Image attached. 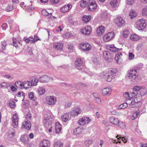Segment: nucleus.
Listing matches in <instances>:
<instances>
[{"label":"nucleus","instance_id":"a18cd8bd","mask_svg":"<svg viewBox=\"0 0 147 147\" xmlns=\"http://www.w3.org/2000/svg\"><path fill=\"white\" fill-rule=\"evenodd\" d=\"M129 59L130 60H132L134 59L135 55L132 53H129L128 54Z\"/></svg>","mask_w":147,"mask_h":147},{"label":"nucleus","instance_id":"6ab92c4d","mask_svg":"<svg viewBox=\"0 0 147 147\" xmlns=\"http://www.w3.org/2000/svg\"><path fill=\"white\" fill-rule=\"evenodd\" d=\"M31 127V124L29 121H26L23 124L22 127L26 129L27 130H30Z\"/></svg>","mask_w":147,"mask_h":147},{"label":"nucleus","instance_id":"4be33fe9","mask_svg":"<svg viewBox=\"0 0 147 147\" xmlns=\"http://www.w3.org/2000/svg\"><path fill=\"white\" fill-rule=\"evenodd\" d=\"M53 117L52 113L49 112H47L44 115V119L46 120H48L51 119Z\"/></svg>","mask_w":147,"mask_h":147},{"label":"nucleus","instance_id":"79ce46f5","mask_svg":"<svg viewBox=\"0 0 147 147\" xmlns=\"http://www.w3.org/2000/svg\"><path fill=\"white\" fill-rule=\"evenodd\" d=\"M129 34V32L127 30H124L123 33V36L125 38L127 37Z\"/></svg>","mask_w":147,"mask_h":147},{"label":"nucleus","instance_id":"864d4df0","mask_svg":"<svg viewBox=\"0 0 147 147\" xmlns=\"http://www.w3.org/2000/svg\"><path fill=\"white\" fill-rule=\"evenodd\" d=\"M13 9V7L12 5H9L6 8V10L7 11H9L11 10H12Z\"/></svg>","mask_w":147,"mask_h":147},{"label":"nucleus","instance_id":"ea45409f","mask_svg":"<svg viewBox=\"0 0 147 147\" xmlns=\"http://www.w3.org/2000/svg\"><path fill=\"white\" fill-rule=\"evenodd\" d=\"M116 138H117L118 140L121 138V140L124 142V143L126 142L127 141V139L125 137H122V136L120 135H117L116 136Z\"/></svg>","mask_w":147,"mask_h":147},{"label":"nucleus","instance_id":"20e7f679","mask_svg":"<svg viewBox=\"0 0 147 147\" xmlns=\"http://www.w3.org/2000/svg\"><path fill=\"white\" fill-rule=\"evenodd\" d=\"M115 35V33L113 32H108L103 36V40L105 42H108L114 37Z\"/></svg>","mask_w":147,"mask_h":147},{"label":"nucleus","instance_id":"c85d7f7f","mask_svg":"<svg viewBox=\"0 0 147 147\" xmlns=\"http://www.w3.org/2000/svg\"><path fill=\"white\" fill-rule=\"evenodd\" d=\"M23 84V87L26 88H29L32 86L31 83L28 81L24 82Z\"/></svg>","mask_w":147,"mask_h":147},{"label":"nucleus","instance_id":"9b49d317","mask_svg":"<svg viewBox=\"0 0 147 147\" xmlns=\"http://www.w3.org/2000/svg\"><path fill=\"white\" fill-rule=\"evenodd\" d=\"M138 74L137 73L136 70H131L129 71V78L131 79H135L138 77Z\"/></svg>","mask_w":147,"mask_h":147},{"label":"nucleus","instance_id":"49530a36","mask_svg":"<svg viewBox=\"0 0 147 147\" xmlns=\"http://www.w3.org/2000/svg\"><path fill=\"white\" fill-rule=\"evenodd\" d=\"M127 106V105L126 103H123L120 105L119 107V108L120 109H124Z\"/></svg>","mask_w":147,"mask_h":147},{"label":"nucleus","instance_id":"a19ab883","mask_svg":"<svg viewBox=\"0 0 147 147\" xmlns=\"http://www.w3.org/2000/svg\"><path fill=\"white\" fill-rule=\"evenodd\" d=\"M38 92L39 94L42 95L45 93V91L44 88L41 87L39 88Z\"/></svg>","mask_w":147,"mask_h":147},{"label":"nucleus","instance_id":"2f4dec72","mask_svg":"<svg viewBox=\"0 0 147 147\" xmlns=\"http://www.w3.org/2000/svg\"><path fill=\"white\" fill-rule=\"evenodd\" d=\"M129 16L131 19L135 18L137 16V13L133 10L130 11L129 13Z\"/></svg>","mask_w":147,"mask_h":147},{"label":"nucleus","instance_id":"338daca9","mask_svg":"<svg viewBox=\"0 0 147 147\" xmlns=\"http://www.w3.org/2000/svg\"><path fill=\"white\" fill-rule=\"evenodd\" d=\"M4 78L6 79H11L12 78L11 77L9 76V75L7 74L5 75L4 76Z\"/></svg>","mask_w":147,"mask_h":147},{"label":"nucleus","instance_id":"0e129e2a","mask_svg":"<svg viewBox=\"0 0 147 147\" xmlns=\"http://www.w3.org/2000/svg\"><path fill=\"white\" fill-rule=\"evenodd\" d=\"M7 27V24L6 23H4L2 25V28L3 30H5Z\"/></svg>","mask_w":147,"mask_h":147},{"label":"nucleus","instance_id":"6e6d98bb","mask_svg":"<svg viewBox=\"0 0 147 147\" xmlns=\"http://www.w3.org/2000/svg\"><path fill=\"white\" fill-rule=\"evenodd\" d=\"M74 112L76 113L77 115H78L81 113V111L79 108H78L76 109Z\"/></svg>","mask_w":147,"mask_h":147},{"label":"nucleus","instance_id":"3c124183","mask_svg":"<svg viewBox=\"0 0 147 147\" xmlns=\"http://www.w3.org/2000/svg\"><path fill=\"white\" fill-rule=\"evenodd\" d=\"M9 105L10 107L11 108H14L15 107V103L13 101H11L9 102Z\"/></svg>","mask_w":147,"mask_h":147},{"label":"nucleus","instance_id":"e433bc0d","mask_svg":"<svg viewBox=\"0 0 147 147\" xmlns=\"http://www.w3.org/2000/svg\"><path fill=\"white\" fill-rule=\"evenodd\" d=\"M68 115L67 113L64 114L61 117L62 119L65 122L67 121L69 119Z\"/></svg>","mask_w":147,"mask_h":147},{"label":"nucleus","instance_id":"b1692460","mask_svg":"<svg viewBox=\"0 0 147 147\" xmlns=\"http://www.w3.org/2000/svg\"><path fill=\"white\" fill-rule=\"evenodd\" d=\"M109 120L112 123L115 125H117L119 123V121L118 119L113 117H110Z\"/></svg>","mask_w":147,"mask_h":147},{"label":"nucleus","instance_id":"09e8293b","mask_svg":"<svg viewBox=\"0 0 147 147\" xmlns=\"http://www.w3.org/2000/svg\"><path fill=\"white\" fill-rule=\"evenodd\" d=\"M109 90L107 89H104L102 90V93L103 95H107L108 94V90Z\"/></svg>","mask_w":147,"mask_h":147},{"label":"nucleus","instance_id":"5701e85b","mask_svg":"<svg viewBox=\"0 0 147 147\" xmlns=\"http://www.w3.org/2000/svg\"><path fill=\"white\" fill-rule=\"evenodd\" d=\"M91 18L90 15H84L82 17V20L84 23H86L90 21Z\"/></svg>","mask_w":147,"mask_h":147},{"label":"nucleus","instance_id":"2eb2a0df","mask_svg":"<svg viewBox=\"0 0 147 147\" xmlns=\"http://www.w3.org/2000/svg\"><path fill=\"white\" fill-rule=\"evenodd\" d=\"M105 28L103 26L99 27L96 30V33L98 36H100L103 34L105 31Z\"/></svg>","mask_w":147,"mask_h":147},{"label":"nucleus","instance_id":"052dcab7","mask_svg":"<svg viewBox=\"0 0 147 147\" xmlns=\"http://www.w3.org/2000/svg\"><path fill=\"white\" fill-rule=\"evenodd\" d=\"M2 49H5V46L6 45V42L5 41H3L2 42Z\"/></svg>","mask_w":147,"mask_h":147},{"label":"nucleus","instance_id":"603ef678","mask_svg":"<svg viewBox=\"0 0 147 147\" xmlns=\"http://www.w3.org/2000/svg\"><path fill=\"white\" fill-rule=\"evenodd\" d=\"M26 117L27 119H31L32 118L31 114L29 112L26 115Z\"/></svg>","mask_w":147,"mask_h":147},{"label":"nucleus","instance_id":"9d476101","mask_svg":"<svg viewBox=\"0 0 147 147\" xmlns=\"http://www.w3.org/2000/svg\"><path fill=\"white\" fill-rule=\"evenodd\" d=\"M52 10L48 9L47 10H43L42 11V14L44 16H50V19H54L55 18L54 16H51Z\"/></svg>","mask_w":147,"mask_h":147},{"label":"nucleus","instance_id":"393cba45","mask_svg":"<svg viewBox=\"0 0 147 147\" xmlns=\"http://www.w3.org/2000/svg\"><path fill=\"white\" fill-rule=\"evenodd\" d=\"M130 39L133 41H136L140 39V37L138 35L135 34H133L130 37Z\"/></svg>","mask_w":147,"mask_h":147},{"label":"nucleus","instance_id":"bf43d9fd","mask_svg":"<svg viewBox=\"0 0 147 147\" xmlns=\"http://www.w3.org/2000/svg\"><path fill=\"white\" fill-rule=\"evenodd\" d=\"M50 1L51 3L56 4L59 2V0H50Z\"/></svg>","mask_w":147,"mask_h":147},{"label":"nucleus","instance_id":"6e6552de","mask_svg":"<svg viewBox=\"0 0 147 147\" xmlns=\"http://www.w3.org/2000/svg\"><path fill=\"white\" fill-rule=\"evenodd\" d=\"M63 44L60 42H56L53 44V47L57 50H62L63 48Z\"/></svg>","mask_w":147,"mask_h":147},{"label":"nucleus","instance_id":"7c9ffc66","mask_svg":"<svg viewBox=\"0 0 147 147\" xmlns=\"http://www.w3.org/2000/svg\"><path fill=\"white\" fill-rule=\"evenodd\" d=\"M111 5L113 7H115L118 6V3L117 0H112L110 3Z\"/></svg>","mask_w":147,"mask_h":147},{"label":"nucleus","instance_id":"13d9d810","mask_svg":"<svg viewBox=\"0 0 147 147\" xmlns=\"http://www.w3.org/2000/svg\"><path fill=\"white\" fill-rule=\"evenodd\" d=\"M1 85V87L3 88H6L7 87V83L5 82L2 83Z\"/></svg>","mask_w":147,"mask_h":147},{"label":"nucleus","instance_id":"f3484780","mask_svg":"<svg viewBox=\"0 0 147 147\" xmlns=\"http://www.w3.org/2000/svg\"><path fill=\"white\" fill-rule=\"evenodd\" d=\"M104 58L107 60H111L113 57V55H111L110 53L107 51H105L103 53Z\"/></svg>","mask_w":147,"mask_h":147},{"label":"nucleus","instance_id":"dca6fc26","mask_svg":"<svg viewBox=\"0 0 147 147\" xmlns=\"http://www.w3.org/2000/svg\"><path fill=\"white\" fill-rule=\"evenodd\" d=\"M72 6L71 4H68L65 5L61 7L60 9L61 11L64 13L68 11L72 7Z\"/></svg>","mask_w":147,"mask_h":147},{"label":"nucleus","instance_id":"f704fd0d","mask_svg":"<svg viewBox=\"0 0 147 147\" xmlns=\"http://www.w3.org/2000/svg\"><path fill=\"white\" fill-rule=\"evenodd\" d=\"M82 129L78 127L74 130V133L75 135L79 134L82 133Z\"/></svg>","mask_w":147,"mask_h":147},{"label":"nucleus","instance_id":"cd10ccee","mask_svg":"<svg viewBox=\"0 0 147 147\" xmlns=\"http://www.w3.org/2000/svg\"><path fill=\"white\" fill-rule=\"evenodd\" d=\"M17 41L19 43L22 45V41L21 39V38L20 37H18L17 38H13V43L14 44V46L16 47H17V46L15 45L16 44Z\"/></svg>","mask_w":147,"mask_h":147},{"label":"nucleus","instance_id":"bb28decb","mask_svg":"<svg viewBox=\"0 0 147 147\" xmlns=\"http://www.w3.org/2000/svg\"><path fill=\"white\" fill-rule=\"evenodd\" d=\"M24 40L27 43L29 42L31 43H35V40H34V38L31 37H30L29 38L25 37L24 39Z\"/></svg>","mask_w":147,"mask_h":147},{"label":"nucleus","instance_id":"423d86ee","mask_svg":"<svg viewBox=\"0 0 147 147\" xmlns=\"http://www.w3.org/2000/svg\"><path fill=\"white\" fill-rule=\"evenodd\" d=\"M97 8V5L94 1L90 2V4L87 7L88 10L89 11H93L95 10Z\"/></svg>","mask_w":147,"mask_h":147},{"label":"nucleus","instance_id":"4d7b16f0","mask_svg":"<svg viewBox=\"0 0 147 147\" xmlns=\"http://www.w3.org/2000/svg\"><path fill=\"white\" fill-rule=\"evenodd\" d=\"M140 89L141 88L140 87L137 86H136L133 88V90L135 91H138L140 90Z\"/></svg>","mask_w":147,"mask_h":147},{"label":"nucleus","instance_id":"58836bf2","mask_svg":"<svg viewBox=\"0 0 147 147\" xmlns=\"http://www.w3.org/2000/svg\"><path fill=\"white\" fill-rule=\"evenodd\" d=\"M54 147H63V144L60 141H58L55 143Z\"/></svg>","mask_w":147,"mask_h":147},{"label":"nucleus","instance_id":"4c0bfd02","mask_svg":"<svg viewBox=\"0 0 147 147\" xmlns=\"http://www.w3.org/2000/svg\"><path fill=\"white\" fill-rule=\"evenodd\" d=\"M28 96L29 98L32 100H35L36 99V98L35 97L34 94L32 92H30L28 93Z\"/></svg>","mask_w":147,"mask_h":147},{"label":"nucleus","instance_id":"a211bd4d","mask_svg":"<svg viewBox=\"0 0 147 147\" xmlns=\"http://www.w3.org/2000/svg\"><path fill=\"white\" fill-rule=\"evenodd\" d=\"M47 103L49 105H53L55 104L56 101V98L53 96H51L49 97L47 100Z\"/></svg>","mask_w":147,"mask_h":147},{"label":"nucleus","instance_id":"a878e982","mask_svg":"<svg viewBox=\"0 0 147 147\" xmlns=\"http://www.w3.org/2000/svg\"><path fill=\"white\" fill-rule=\"evenodd\" d=\"M61 126L60 123L57 122L56 123L55 131L57 133H59L61 130Z\"/></svg>","mask_w":147,"mask_h":147},{"label":"nucleus","instance_id":"aec40b11","mask_svg":"<svg viewBox=\"0 0 147 147\" xmlns=\"http://www.w3.org/2000/svg\"><path fill=\"white\" fill-rule=\"evenodd\" d=\"M107 49L112 52L115 53L118 51V49L113 45H109L107 46Z\"/></svg>","mask_w":147,"mask_h":147},{"label":"nucleus","instance_id":"de8ad7c7","mask_svg":"<svg viewBox=\"0 0 147 147\" xmlns=\"http://www.w3.org/2000/svg\"><path fill=\"white\" fill-rule=\"evenodd\" d=\"M135 2V0H127L126 3L128 5H132Z\"/></svg>","mask_w":147,"mask_h":147},{"label":"nucleus","instance_id":"39448f33","mask_svg":"<svg viewBox=\"0 0 147 147\" xmlns=\"http://www.w3.org/2000/svg\"><path fill=\"white\" fill-rule=\"evenodd\" d=\"M89 117H84L79 119L78 123L80 125H84L86 123H88L91 121Z\"/></svg>","mask_w":147,"mask_h":147},{"label":"nucleus","instance_id":"f8f14e48","mask_svg":"<svg viewBox=\"0 0 147 147\" xmlns=\"http://www.w3.org/2000/svg\"><path fill=\"white\" fill-rule=\"evenodd\" d=\"M83 62L81 58H78L75 63V65L76 67L79 69L82 68L81 67L82 66Z\"/></svg>","mask_w":147,"mask_h":147},{"label":"nucleus","instance_id":"69168bd1","mask_svg":"<svg viewBox=\"0 0 147 147\" xmlns=\"http://www.w3.org/2000/svg\"><path fill=\"white\" fill-rule=\"evenodd\" d=\"M34 40H35V42L36 41L38 40H40V38L36 36H35L34 37Z\"/></svg>","mask_w":147,"mask_h":147},{"label":"nucleus","instance_id":"473e14b6","mask_svg":"<svg viewBox=\"0 0 147 147\" xmlns=\"http://www.w3.org/2000/svg\"><path fill=\"white\" fill-rule=\"evenodd\" d=\"M121 54L119 53H117L116 54L115 57V59L117 63L121 61Z\"/></svg>","mask_w":147,"mask_h":147},{"label":"nucleus","instance_id":"680f3d73","mask_svg":"<svg viewBox=\"0 0 147 147\" xmlns=\"http://www.w3.org/2000/svg\"><path fill=\"white\" fill-rule=\"evenodd\" d=\"M17 96L20 97L21 96H24V94L22 92H19L17 94Z\"/></svg>","mask_w":147,"mask_h":147},{"label":"nucleus","instance_id":"c03bdc74","mask_svg":"<svg viewBox=\"0 0 147 147\" xmlns=\"http://www.w3.org/2000/svg\"><path fill=\"white\" fill-rule=\"evenodd\" d=\"M142 14L143 16H147V7H145L142 9Z\"/></svg>","mask_w":147,"mask_h":147},{"label":"nucleus","instance_id":"f257e3e1","mask_svg":"<svg viewBox=\"0 0 147 147\" xmlns=\"http://www.w3.org/2000/svg\"><path fill=\"white\" fill-rule=\"evenodd\" d=\"M116 69L111 68L108 72H103L101 75V78L107 82H111L114 78V75L117 72Z\"/></svg>","mask_w":147,"mask_h":147},{"label":"nucleus","instance_id":"37998d69","mask_svg":"<svg viewBox=\"0 0 147 147\" xmlns=\"http://www.w3.org/2000/svg\"><path fill=\"white\" fill-rule=\"evenodd\" d=\"M47 76H43L40 77V80L42 82H46L47 80Z\"/></svg>","mask_w":147,"mask_h":147},{"label":"nucleus","instance_id":"e2e57ef3","mask_svg":"<svg viewBox=\"0 0 147 147\" xmlns=\"http://www.w3.org/2000/svg\"><path fill=\"white\" fill-rule=\"evenodd\" d=\"M123 97L125 98H129V94L127 92L123 94Z\"/></svg>","mask_w":147,"mask_h":147},{"label":"nucleus","instance_id":"412c9836","mask_svg":"<svg viewBox=\"0 0 147 147\" xmlns=\"http://www.w3.org/2000/svg\"><path fill=\"white\" fill-rule=\"evenodd\" d=\"M91 0H82L80 3V5L81 7L84 8L90 3Z\"/></svg>","mask_w":147,"mask_h":147},{"label":"nucleus","instance_id":"f03ea898","mask_svg":"<svg viewBox=\"0 0 147 147\" xmlns=\"http://www.w3.org/2000/svg\"><path fill=\"white\" fill-rule=\"evenodd\" d=\"M136 23V28L139 30L144 29L146 26V21L143 18L138 19Z\"/></svg>","mask_w":147,"mask_h":147},{"label":"nucleus","instance_id":"1a4fd4ad","mask_svg":"<svg viewBox=\"0 0 147 147\" xmlns=\"http://www.w3.org/2000/svg\"><path fill=\"white\" fill-rule=\"evenodd\" d=\"M18 115L16 113L13 114L12 117V125L14 127H17L18 126Z\"/></svg>","mask_w":147,"mask_h":147},{"label":"nucleus","instance_id":"c756f323","mask_svg":"<svg viewBox=\"0 0 147 147\" xmlns=\"http://www.w3.org/2000/svg\"><path fill=\"white\" fill-rule=\"evenodd\" d=\"M23 83L21 81H17L15 82V86L18 88H23Z\"/></svg>","mask_w":147,"mask_h":147},{"label":"nucleus","instance_id":"c9c22d12","mask_svg":"<svg viewBox=\"0 0 147 147\" xmlns=\"http://www.w3.org/2000/svg\"><path fill=\"white\" fill-rule=\"evenodd\" d=\"M38 80L34 77H33L32 78L31 84L32 85L35 86L37 84Z\"/></svg>","mask_w":147,"mask_h":147},{"label":"nucleus","instance_id":"5fc2aeb1","mask_svg":"<svg viewBox=\"0 0 147 147\" xmlns=\"http://www.w3.org/2000/svg\"><path fill=\"white\" fill-rule=\"evenodd\" d=\"M91 143L92 141L89 140H87L84 142V144H85V145L87 146H89L90 144Z\"/></svg>","mask_w":147,"mask_h":147},{"label":"nucleus","instance_id":"8fccbe9b","mask_svg":"<svg viewBox=\"0 0 147 147\" xmlns=\"http://www.w3.org/2000/svg\"><path fill=\"white\" fill-rule=\"evenodd\" d=\"M63 28V26L61 25L58 26L56 28V30L58 32H61L62 31Z\"/></svg>","mask_w":147,"mask_h":147},{"label":"nucleus","instance_id":"72a5a7b5","mask_svg":"<svg viewBox=\"0 0 147 147\" xmlns=\"http://www.w3.org/2000/svg\"><path fill=\"white\" fill-rule=\"evenodd\" d=\"M139 114V111L138 110L136 112H134L133 113L132 116L131 117V119L134 120L136 118Z\"/></svg>","mask_w":147,"mask_h":147},{"label":"nucleus","instance_id":"ddd939ff","mask_svg":"<svg viewBox=\"0 0 147 147\" xmlns=\"http://www.w3.org/2000/svg\"><path fill=\"white\" fill-rule=\"evenodd\" d=\"M114 22L119 26H121L124 24V21L121 17L119 16L114 20Z\"/></svg>","mask_w":147,"mask_h":147},{"label":"nucleus","instance_id":"774afa93","mask_svg":"<svg viewBox=\"0 0 147 147\" xmlns=\"http://www.w3.org/2000/svg\"><path fill=\"white\" fill-rule=\"evenodd\" d=\"M49 0H40V2L42 3H47Z\"/></svg>","mask_w":147,"mask_h":147},{"label":"nucleus","instance_id":"4468645a","mask_svg":"<svg viewBox=\"0 0 147 147\" xmlns=\"http://www.w3.org/2000/svg\"><path fill=\"white\" fill-rule=\"evenodd\" d=\"M50 145V142L47 140H44L40 143V147H49Z\"/></svg>","mask_w":147,"mask_h":147},{"label":"nucleus","instance_id":"0eeeda50","mask_svg":"<svg viewBox=\"0 0 147 147\" xmlns=\"http://www.w3.org/2000/svg\"><path fill=\"white\" fill-rule=\"evenodd\" d=\"M91 31V28L90 26H86L81 29V32L86 35H89Z\"/></svg>","mask_w":147,"mask_h":147},{"label":"nucleus","instance_id":"7ed1b4c3","mask_svg":"<svg viewBox=\"0 0 147 147\" xmlns=\"http://www.w3.org/2000/svg\"><path fill=\"white\" fill-rule=\"evenodd\" d=\"M79 47L82 51H87L90 50L91 48V46L89 43L84 42L81 43L80 44Z\"/></svg>","mask_w":147,"mask_h":147}]
</instances>
